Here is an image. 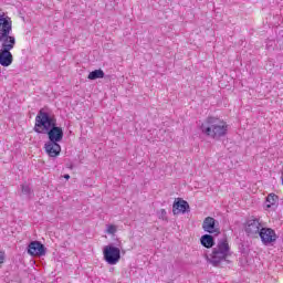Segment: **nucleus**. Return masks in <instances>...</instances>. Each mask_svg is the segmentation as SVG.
Returning <instances> with one entry per match:
<instances>
[{
  "mask_svg": "<svg viewBox=\"0 0 283 283\" xmlns=\"http://www.w3.org/2000/svg\"><path fill=\"white\" fill-rule=\"evenodd\" d=\"M201 134L208 136V138H213V140H220L227 136L229 132V125L227 122L218 117H208L200 126Z\"/></svg>",
  "mask_w": 283,
  "mask_h": 283,
  "instance_id": "nucleus-1",
  "label": "nucleus"
},
{
  "mask_svg": "<svg viewBox=\"0 0 283 283\" xmlns=\"http://www.w3.org/2000/svg\"><path fill=\"white\" fill-rule=\"evenodd\" d=\"M231 255V247H229V241L227 239H221L217 245L212 249V253L208 259L210 264L218 266L220 262H224L227 258Z\"/></svg>",
  "mask_w": 283,
  "mask_h": 283,
  "instance_id": "nucleus-2",
  "label": "nucleus"
},
{
  "mask_svg": "<svg viewBox=\"0 0 283 283\" xmlns=\"http://www.w3.org/2000/svg\"><path fill=\"white\" fill-rule=\"evenodd\" d=\"M53 125H56V117L44 109H40L35 116L34 132L45 134Z\"/></svg>",
  "mask_w": 283,
  "mask_h": 283,
  "instance_id": "nucleus-3",
  "label": "nucleus"
},
{
  "mask_svg": "<svg viewBox=\"0 0 283 283\" xmlns=\"http://www.w3.org/2000/svg\"><path fill=\"white\" fill-rule=\"evenodd\" d=\"M17 38L12 34V18L8 14H0V43H13Z\"/></svg>",
  "mask_w": 283,
  "mask_h": 283,
  "instance_id": "nucleus-4",
  "label": "nucleus"
},
{
  "mask_svg": "<svg viewBox=\"0 0 283 283\" xmlns=\"http://www.w3.org/2000/svg\"><path fill=\"white\" fill-rule=\"evenodd\" d=\"M120 249H123V242L117 241L116 245L108 244L103 249V255L105 262L111 266H114L120 262Z\"/></svg>",
  "mask_w": 283,
  "mask_h": 283,
  "instance_id": "nucleus-5",
  "label": "nucleus"
},
{
  "mask_svg": "<svg viewBox=\"0 0 283 283\" xmlns=\"http://www.w3.org/2000/svg\"><path fill=\"white\" fill-rule=\"evenodd\" d=\"M17 42H2L0 43V65L2 67H10L14 61L12 50H14Z\"/></svg>",
  "mask_w": 283,
  "mask_h": 283,
  "instance_id": "nucleus-6",
  "label": "nucleus"
},
{
  "mask_svg": "<svg viewBox=\"0 0 283 283\" xmlns=\"http://www.w3.org/2000/svg\"><path fill=\"white\" fill-rule=\"evenodd\" d=\"M262 229V221L258 218H250L245 223V233L249 238H258Z\"/></svg>",
  "mask_w": 283,
  "mask_h": 283,
  "instance_id": "nucleus-7",
  "label": "nucleus"
},
{
  "mask_svg": "<svg viewBox=\"0 0 283 283\" xmlns=\"http://www.w3.org/2000/svg\"><path fill=\"white\" fill-rule=\"evenodd\" d=\"M259 237L261 238V241L265 247H269V244H273V242H276L277 240V234L275 233V230L271 228L261 229V232H259Z\"/></svg>",
  "mask_w": 283,
  "mask_h": 283,
  "instance_id": "nucleus-8",
  "label": "nucleus"
},
{
  "mask_svg": "<svg viewBox=\"0 0 283 283\" xmlns=\"http://www.w3.org/2000/svg\"><path fill=\"white\" fill-rule=\"evenodd\" d=\"M202 229L206 233L218 234L220 233V222L212 217H207L203 220Z\"/></svg>",
  "mask_w": 283,
  "mask_h": 283,
  "instance_id": "nucleus-9",
  "label": "nucleus"
},
{
  "mask_svg": "<svg viewBox=\"0 0 283 283\" xmlns=\"http://www.w3.org/2000/svg\"><path fill=\"white\" fill-rule=\"evenodd\" d=\"M28 254L41 258L45 255V245H43V243H41L40 241H32L28 245Z\"/></svg>",
  "mask_w": 283,
  "mask_h": 283,
  "instance_id": "nucleus-10",
  "label": "nucleus"
},
{
  "mask_svg": "<svg viewBox=\"0 0 283 283\" xmlns=\"http://www.w3.org/2000/svg\"><path fill=\"white\" fill-rule=\"evenodd\" d=\"M45 134L51 143H61L63 140V128L61 126L53 125Z\"/></svg>",
  "mask_w": 283,
  "mask_h": 283,
  "instance_id": "nucleus-11",
  "label": "nucleus"
},
{
  "mask_svg": "<svg viewBox=\"0 0 283 283\" xmlns=\"http://www.w3.org/2000/svg\"><path fill=\"white\" fill-rule=\"evenodd\" d=\"M60 142H46L44 144V151L50 156V158H56L61 154Z\"/></svg>",
  "mask_w": 283,
  "mask_h": 283,
  "instance_id": "nucleus-12",
  "label": "nucleus"
},
{
  "mask_svg": "<svg viewBox=\"0 0 283 283\" xmlns=\"http://www.w3.org/2000/svg\"><path fill=\"white\" fill-rule=\"evenodd\" d=\"M187 209H189V203L185 200L176 201L172 205L174 216H178V213H186Z\"/></svg>",
  "mask_w": 283,
  "mask_h": 283,
  "instance_id": "nucleus-13",
  "label": "nucleus"
},
{
  "mask_svg": "<svg viewBox=\"0 0 283 283\" xmlns=\"http://www.w3.org/2000/svg\"><path fill=\"white\" fill-rule=\"evenodd\" d=\"M201 244L206 249H211L213 244H216V241L213 240V237L211 234H203L201 237Z\"/></svg>",
  "mask_w": 283,
  "mask_h": 283,
  "instance_id": "nucleus-14",
  "label": "nucleus"
},
{
  "mask_svg": "<svg viewBox=\"0 0 283 283\" xmlns=\"http://www.w3.org/2000/svg\"><path fill=\"white\" fill-rule=\"evenodd\" d=\"M277 205V196L270 193L265 199V209H273Z\"/></svg>",
  "mask_w": 283,
  "mask_h": 283,
  "instance_id": "nucleus-15",
  "label": "nucleus"
},
{
  "mask_svg": "<svg viewBox=\"0 0 283 283\" xmlns=\"http://www.w3.org/2000/svg\"><path fill=\"white\" fill-rule=\"evenodd\" d=\"M87 78L90 81H96V78H105V72H103L101 69L95 70L88 74Z\"/></svg>",
  "mask_w": 283,
  "mask_h": 283,
  "instance_id": "nucleus-16",
  "label": "nucleus"
},
{
  "mask_svg": "<svg viewBox=\"0 0 283 283\" xmlns=\"http://www.w3.org/2000/svg\"><path fill=\"white\" fill-rule=\"evenodd\" d=\"M116 231H118V227H116L114 224L106 226V233H108V235H114L116 233Z\"/></svg>",
  "mask_w": 283,
  "mask_h": 283,
  "instance_id": "nucleus-17",
  "label": "nucleus"
},
{
  "mask_svg": "<svg viewBox=\"0 0 283 283\" xmlns=\"http://www.w3.org/2000/svg\"><path fill=\"white\" fill-rule=\"evenodd\" d=\"M21 188H22V193H23L24 196H28V197L31 196L32 189L30 188V186H28V185H22Z\"/></svg>",
  "mask_w": 283,
  "mask_h": 283,
  "instance_id": "nucleus-18",
  "label": "nucleus"
},
{
  "mask_svg": "<svg viewBox=\"0 0 283 283\" xmlns=\"http://www.w3.org/2000/svg\"><path fill=\"white\" fill-rule=\"evenodd\" d=\"M158 218H159V220H164L165 222H167V220H168V218H167V210L160 209L158 211Z\"/></svg>",
  "mask_w": 283,
  "mask_h": 283,
  "instance_id": "nucleus-19",
  "label": "nucleus"
},
{
  "mask_svg": "<svg viewBox=\"0 0 283 283\" xmlns=\"http://www.w3.org/2000/svg\"><path fill=\"white\" fill-rule=\"evenodd\" d=\"M6 263V252L0 250V269Z\"/></svg>",
  "mask_w": 283,
  "mask_h": 283,
  "instance_id": "nucleus-20",
  "label": "nucleus"
},
{
  "mask_svg": "<svg viewBox=\"0 0 283 283\" xmlns=\"http://www.w3.org/2000/svg\"><path fill=\"white\" fill-rule=\"evenodd\" d=\"M65 180H70V175H64Z\"/></svg>",
  "mask_w": 283,
  "mask_h": 283,
  "instance_id": "nucleus-21",
  "label": "nucleus"
}]
</instances>
